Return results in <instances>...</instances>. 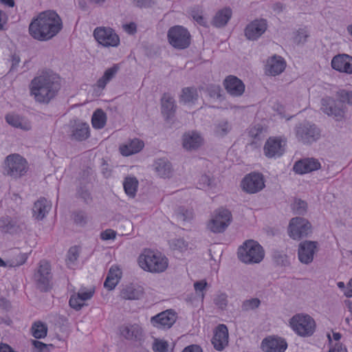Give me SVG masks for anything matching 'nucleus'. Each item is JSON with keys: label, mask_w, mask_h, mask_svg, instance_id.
I'll use <instances>...</instances> for the list:
<instances>
[{"label": "nucleus", "mask_w": 352, "mask_h": 352, "mask_svg": "<svg viewBox=\"0 0 352 352\" xmlns=\"http://www.w3.org/2000/svg\"><path fill=\"white\" fill-rule=\"evenodd\" d=\"M63 28V21L54 11L42 12L33 18L29 25L30 36L39 41H47L56 36Z\"/></svg>", "instance_id": "1"}, {"label": "nucleus", "mask_w": 352, "mask_h": 352, "mask_svg": "<svg viewBox=\"0 0 352 352\" xmlns=\"http://www.w3.org/2000/svg\"><path fill=\"white\" fill-rule=\"evenodd\" d=\"M60 87L58 75L51 70H44L32 80L30 91L36 101L47 103L55 97Z\"/></svg>", "instance_id": "2"}, {"label": "nucleus", "mask_w": 352, "mask_h": 352, "mask_svg": "<svg viewBox=\"0 0 352 352\" xmlns=\"http://www.w3.org/2000/svg\"><path fill=\"white\" fill-rule=\"evenodd\" d=\"M138 266L144 271L151 273H162L168 267V259L162 253L144 249L137 259Z\"/></svg>", "instance_id": "3"}, {"label": "nucleus", "mask_w": 352, "mask_h": 352, "mask_svg": "<svg viewBox=\"0 0 352 352\" xmlns=\"http://www.w3.org/2000/svg\"><path fill=\"white\" fill-rule=\"evenodd\" d=\"M288 326L297 336L302 338L312 336L316 330V320L311 316L306 313H298L294 315L289 320Z\"/></svg>", "instance_id": "4"}, {"label": "nucleus", "mask_w": 352, "mask_h": 352, "mask_svg": "<svg viewBox=\"0 0 352 352\" xmlns=\"http://www.w3.org/2000/svg\"><path fill=\"white\" fill-rule=\"evenodd\" d=\"M239 260L245 264H256L261 263L265 257V251L261 245L256 241L246 240L238 249Z\"/></svg>", "instance_id": "5"}, {"label": "nucleus", "mask_w": 352, "mask_h": 352, "mask_svg": "<svg viewBox=\"0 0 352 352\" xmlns=\"http://www.w3.org/2000/svg\"><path fill=\"white\" fill-rule=\"evenodd\" d=\"M232 222V214L225 208H219L213 211L206 223V228L213 233H222Z\"/></svg>", "instance_id": "6"}, {"label": "nucleus", "mask_w": 352, "mask_h": 352, "mask_svg": "<svg viewBox=\"0 0 352 352\" xmlns=\"http://www.w3.org/2000/svg\"><path fill=\"white\" fill-rule=\"evenodd\" d=\"M312 233L313 226L308 219L303 217H294L289 221L287 234L293 240L299 241Z\"/></svg>", "instance_id": "7"}, {"label": "nucleus", "mask_w": 352, "mask_h": 352, "mask_svg": "<svg viewBox=\"0 0 352 352\" xmlns=\"http://www.w3.org/2000/svg\"><path fill=\"white\" fill-rule=\"evenodd\" d=\"M168 43L174 48L184 50L189 47L191 36L188 30L182 25H175L167 32Z\"/></svg>", "instance_id": "8"}, {"label": "nucleus", "mask_w": 352, "mask_h": 352, "mask_svg": "<svg viewBox=\"0 0 352 352\" xmlns=\"http://www.w3.org/2000/svg\"><path fill=\"white\" fill-rule=\"evenodd\" d=\"M28 165L26 160L19 154L8 155L4 162L5 173L14 177H19L25 174Z\"/></svg>", "instance_id": "9"}, {"label": "nucleus", "mask_w": 352, "mask_h": 352, "mask_svg": "<svg viewBox=\"0 0 352 352\" xmlns=\"http://www.w3.org/2000/svg\"><path fill=\"white\" fill-rule=\"evenodd\" d=\"M320 251V243L317 241L305 240L300 242L298 247V258L305 265L311 263L315 256Z\"/></svg>", "instance_id": "10"}, {"label": "nucleus", "mask_w": 352, "mask_h": 352, "mask_svg": "<svg viewBox=\"0 0 352 352\" xmlns=\"http://www.w3.org/2000/svg\"><path fill=\"white\" fill-rule=\"evenodd\" d=\"M96 41L104 47H117L120 43L118 34L111 28L98 27L94 31Z\"/></svg>", "instance_id": "11"}, {"label": "nucleus", "mask_w": 352, "mask_h": 352, "mask_svg": "<svg viewBox=\"0 0 352 352\" xmlns=\"http://www.w3.org/2000/svg\"><path fill=\"white\" fill-rule=\"evenodd\" d=\"M265 186L263 175L256 172L246 175L240 183L242 190L248 194L258 192L265 188Z\"/></svg>", "instance_id": "12"}, {"label": "nucleus", "mask_w": 352, "mask_h": 352, "mask_svg": "<svg viewBox=\"0 0 352 352\" xmlns=\"http://www.w3.org/2000/svg\"><path fill=\"white\" fill-rule=\"evenodd\" d=\"M287 141L281 137L269 138L263 146V153L267 158H277L282 156L286 149Z\"/></svg>", "instance_id": "13"}, {"label": "nucleus", "mask_w": 352, "mask_h": 352, "mask_svg": "<svg viewBox=\"0 0 352 352\" xmlns=\"http://www.w3.org/2000/svg\"><path fill=\"white\" fill-rule=\"evenodd\" d=\"M182 148L187 151H195L205 144L202 133L197 130H190L183 133L181 138Z\"/></svg>", "instance_id": "14"}, {"label": "nucleus", "mask_w": 352, "mask_h": 352, "mask_svg": "<svg viewBox=\"0 0 352 352\" xmlns=\"http://www.w3.org/2000/svg\"><path fill=\"white\" fill-rule=\"evenodd\" d=\"M267 28V23L265 19H254L245 26L244 35L249 41H256L265 32Z\"/></svg>", "instance_id": "15"}, {"label": "nucleus", "mask_w": 352, "mask_h": 352, "mask_svg": "<svg viewBox=\"0 0 352 352\" xmlns=\"http://www.w3.org/2000/svg\"><path fill=\"white\" fill-rule=\"evenodd\" d=\"M94 294V289L92 287H81L77 292H73L69 300V306L75 309L80 310L87 305L86 302L90 300Z\"/></svg>", "instance_id": "16"}, {"label": "nucleus", "mask_w": 352, "mask_h": 352, "mask_svg": "<svg viewBox=\"0 0 352 352\" xmlns=\"http://www.w3.org/2000/svg\"><path fill=\"white\" fill-rule=\"evenodd\" d=\"M177 313L173 309L164 311L151 318V324L158 329H169L176 322Z\"/></svg>", "instance_id": "17"}, {"label": "nucleus", "mask_w": 352, "mask_h": 352, "mask_svg": "<svg viewBox=\"0 0 352 352\" xmlns=\"http://www.w3.org/2000/svg\"><path fill=\"white\" fill-rule=\"evenodd\" d=\"M321 111L328 116L336 120H342L344 116V110L331 97L327 96L321 100Z\"/></svg>", "instance_id": "18"}, {"label": "nucleus", "mask_w": 352, "mask_h": 352, "mask_svg": "<svg viewBox=\"0 0 352 352\" xmlns=\"http://www.w3.org/2000/svg\"><path fill=\"white\" fill-rule=\"evenodd\" d=\"M287 348L286 340L276 336H270L265 338L261 344V349L264 352H285Z\"/></svg>", "instance_id": "19"}, {"label": "nucleus", "mask_w": 352, "mask_h": 352, "mask_svg": "<svg viewBox=\"0 0 352 352\" xmlns=\"http://www.w3.org/2000/svg\"><path fill=\"white\" fill-rule=\"evenodd\" d=\"M331 66L335 71L352 74V56L346 54H339L333 57Z\"/></svg>", "instance_id": "20"}, {"label": "nucleus", "mask_w": 352, "mask_h": 352, "mask_svg": "<svg viewBox=\"0 0 352 352\" xmlns=\"http://www.w3.org/2000/svg\"><path fill=\"white\" fill-rule=\"evenodd\" d=\"M286 67V62L280 56L269 57L265 64V73L267 76H275L280 74Z\"/></svg>", "instance_id": "21"}, {"label": "nucleus", "mask_w": 352, "mask_h": 352, "mask_svg": "<svg viewBox=\"0 0 352 352\" xmlns=\"http://www.w3.org/2000/svg\"><path fill=\"white\" fill-rule=\"evenodd\" d=\"M144 147V142L139 138L127 140L121 144L118 147L120 155L124 157H129L140 152Z\"/></svg>", "instance_id": "22"}, {"label": "nucleus", "mask_w": 352, "mask_h": 352, "mask_svg": "<svg viewBox=\"0 0 352 352\" xmlns=\"http://www.w3.org/2000/svg\"><path fill=\"white\" fill-rule=\"evenodd\" d=\"M223 86L226 91L231 96L239 97L243 95L245 86L243 81L236 76L230 75L223 80Z\"/></svg>", "instance_id": "23"}, {"label": "nucleus", "mask_w": 352, "mask_h": 352, "mask_svg": "<svg viewBox=\"0 0 352 352\" xmlns=\"http://www.w3.org/2000/svg\"><path fill=\"white\" fill-rule=\"evenodd\" d=\"M212 343L217 351H222L228 344V330L225 324H219L214 331Z\"/></svg>", "instance_id": "24"}, {"label": "nucleus", "mask_w": 352, "mask_h": 352, "mask_svg": "<svg viewBox=\"0 0 352 352\" xmlns=\"http://www.w3.org/2000/svg\"><path fill=\"white\" fill-rule=\"evenodd\" d=\"M296 136L304 142H311L318 138L319 132L314 125L303 124L298 126Z\"/></svg>", "instance_id": "25"}, {"label": "nucleus", "mask_w": 352, "mask_h": 352, "mask_svg": "<svg viewBox=\"0 0 352 352\" xmlns=\"http://www.w3.org/2000/svg\"><path fill=\"white\" fill-rule=\"evenodd\" d=\"M69 132L75 140H83L89 136V126L81 120H74L71 122Z\"/></svg>", "instance_id": "26"}, {"label": "nucleus", "mask_w": 352, "mask_h": 352, "mask_svg": "<svg viewBox=\"0 0 352 352\" xmlns=\"http://www.w3.org/2000/svg\"><path fill=\"white\" fill-rule=\"evenodd\" d=\"M232 9L230 7H223L217 10L212 19L211 23L216 28H223L232 19Z\"/></svg>", "instance_id": "27"}, {"label": "nucleus", "mask_w": 352, "mask_h": 352, "mask_svg": "<svg viewBox=\"0 0 352 352\" xmlns=\"http://www.w3.org/2000/svg\"><path fill=\"white\" fill-rule=\"evenodd\" d=\"M320 162L314 158H307L300 160L294 166V170L298 174H306L320 169Z\"/></svg>", "instance_id": "28"}, {"label": "nucleus", "mask_w": 352, "mask_h": 352, "mask_svg": "<svg viewBox=\"0 0 352 352\" xmlns=\"http://www.w3.org/2000/svg\"><path fill=\"white\" fill-rule=\"evenodd\" d=\"M120 335L130 340H139L142 337V329L138 324H124L120 329Z\"/></svg>", "instance_id": "29"}, {"label": "nucleus", "mask_w": 352, "mask_h": 352, "mask_svg": "<svg viewBox=\"0 0 352 352\" xmlns=\"http://www.w3.org/2000/svg\"><path fill=\"white\" fill-rule=\"evenodd\" d=\"M156 174L162 178H167L171 176L173 168L170 162L166 158L156 160L153 165Z\"/></svg>", "instance_id": "30"}, {"label": "nucleus", "mask_w": 352, "mask_h": 352, "mask_svg": "<svg viewBox=\"0 0 352 352\" xmlns=\"http://www.w3.org/2000/svg\"><path fill=\"white\" fill-rule=\"evenodd\" d=\"M122 276V270L117 265L110 267L104 281V286L109 290L113 289L120 282Z\"/></svg>", "instance_id": "31"}, {"label": "nucleus", "mask_w": 352, "mask_h": 352, "mask_svg": "<svg viewBox=\"0 0 352 352\" xmlns=\"http://www.w3.org/2000/svg\"><path fill=\"white\" fill-rule=\"evenodd\" d=\"M51 207V204L47 199H38L32 208L33 217L37 220H42L49 212Z\"/></svg>", "instance_id": "32"}, {"label": "nucleus", "mask_w": 352, "mask_h": 352, "mask_svg": "<svg viewBox=\"0 0 352 352\" xmlns=\"http://www.w3.org/2000/svg\"><path fill=\"white\" fill-rule=\"evenodd\" d=\"M175 111V101L169 94H164L162 98V113L166 120H170Z\"/></svg>", "instance_id": "33"}, {"label": "nucleus", "mask_w": 352, "mask_h": 352, "mask_svg": "<svg viewBox=\"0 0 352 352\" xmlns=\"http://www.w3.org/2000/svg\"><path fill=\"white\" fill-rule=\"evenodd\" d=\"M107 122V115L101 109H97L92 114L91 122L92 127L94 129H103Z\"/></svg>", "instance_id": "34"}, {"label": "nucleus", "mask_w": 352, "mask_h": 352, "mask_svg": "<svg viewBox=\"0 0 352 352\" xmlns=\"http://www.w3.org/2000/svg\"><path fill=\"white\" fill-rule=\"evenodd\" d=\"M6 119V122L14 127L23 130H29L31 129V123L28 120L20 118L16 114L8 113Z\"/></svg>", "instance_id": "35"}, {"label": "nucleus", "mask_w": 352, "mask_h": 352, "mask_svg": "<svg viewBox=\"0 0 352 352\" xmlns=\"http://www.w3.org/2000/svg\"><path fill=\"white\" fill-rule=\"evenodd\" d=\"M144 294V289L140 285H129L122 292V296L126 299H139Z\"/></svg>", "instance_id": "36"}, {"label": "nucleus", "mask_w": 352, "mask_h": 352, "mask_svg": "<svg viewBox=\"0 0 352 352\" xmlns=\"http://www.w3.org/2000/svg\"><path fill=\"white\" fill-rule=\"evenodd\" d=\"M197 90L195 88L186 87L182 89L180 95V102L190 106L197 99Z\"/></svg>", "instance_id": "37"}, {"label": "nucleus", "mask_w": 352, "mask_h": 352, "mask_svg": "<svg viewBox=\"0 0 352 352\" xmlns=\"http://www.w3.org/2000/svg\"><path fill=\"white\" fill-rule=\"evenodd\" d=\"M50 277V265L47 263H41L36 274V279L44 285L43 289H45V286L48 285Z\"/></svg>", "instance_id": "38"}, {"label": "nucleus", "mask_w": 352, "mask_h": 352, "mask_svg": "<svg viewBox=\"0 0 352 352\" xmlns=\"http://www.w3.org/2000/svg\"><path fill=\"white\" fill-rule=\"evenodd\" d=\"M123 186L126 194L133 197L138 190V181L135 177L129 176L124 179Z\"/></svg>", "instance_id": "39"}, {"label": "nucleus", "mask_w": 352, "mask_h": 352, "mask_svg": "<svg viewBox=\"0 0 352 352\" xmlns=\"http://www.w3.org/2000/svg\"><path fill=\"white\" fill-rule=\"evenodd\" d=\"M32 336L38 339L43 338L47 336V327L45 324L37 321L32 327Z\"/></svg>", "instance_id": "40"}, {"label": "nucleus", "mask_w": 352, "mask_h": 352, "mask_svg": "<svg viewBox=\"0 0 352 352\" xmlns=\"http://www.w3.org/2000/svg\"><path fill=\"white\" fill-rule=\"evenodd\" d=\"M231 129L230 124L227 121H222L215 125L214 134L215 136L222 138L227 135Z\"/></svg>", "instance_id": "41"}, {"label": "nucleus", "mask_w": 352, "mask_h": 352, "mask_svg": "<svg viewBox=\"0 0 352 352\" xmlns=\"http://www.w3.org/2000/svg\"><path fill=\"white\" fill-rule=\"evenodd\" d=\"M26 261V258L24 255L19 256L17 261L9 260L7 261H3L0 257V267H14L23 265Z\"/></svg>", "instance_id": "42"}, {"label": "nucleus", "mask_w": 352, "mask_h": 352, "mask_svg": "<svg viewBox=\"0 0 352 352\" xmlns=\"http://www.w3.org/2000/svg\"><path fill=\"white\" fill-rule=\"evenodd\" d=\"M168 342L164 339H154L153 343V349L155 352H168Z\"/></svg>", "instance_id": "43"}, {"label": "nucleus", "mask_w": 352, "mask_h": 352, "mask_svg": "<svg viewBox=\"0 0 352 352\" xmlns=\"http://www.w3.org/2000/svg\"><path fill=\"white\" fill-rule=\"evenodd\" d=\"M308 36V30L306 28H300L295 32L293 40L296 44H303L307 41Z\"/></svg>", "instance_id": "44"}, {"label": "nucleus", "mask_w": 352, "mask_h": 352, "mask_svg": "<svg viewBox=\"0 0 352 352\" xmlns=\"http://www.w3.org/2000/svg\"><path fill=\"white\" fill-rule=\"evenodd\" d=\"M336 285L346 297H352V278L349 280L346 285L342 281L338 282Z\"/></svg>", "instance_id": "45"}, {"label": "nucleus", "mask_w": 352, "mask_h": 352, "mask_svg": "<svg viewBox=\"0 0 352 352\" xmlns=\"http://www.w3.org/2000/svg\"><path fill=\"white\" fill-rule=\"evenodd\" d=\"M78 254L79 250L77 247H72L69 250L66 259L67 264L69 267H72L74 263L77 261Z\"/></svg>", "instance_id": "46"}, {"label": "nucleus", "mask_w": 352, "mask_h": 352, "mask_svg": "<svg viewBox=\"0 0 352 352\" xmlns=\"http://www.w3.org/2000/svg\"><path fill=\"white\" fill-rule=\"evenodd\" d=\"M208 283L206 280H201L194 283V288L196 294L201 298V300L204 298V292L206 289Z\"/></svg>", "instance_id": "47"}, {"label": "nucleus", "mask_w": 352, "mask_h": 352, "mask_svg": "<svg viewBox=\"0 0 352 352\" xmlns=\"http://www.w3.org/2000/svg\"><path fill=\"white\" fill-rule=\"evenodd\" d=\"M264 126L261 123L252 125L248 129V135L254 138H258L264 131Z\"/></svg>", "instance_id": "48"}, {"label": "nucleus", "mask_w": 352, "mask_h": 352, "mask_svg": "<svg viewBox=\"0 0 352 352\" xmlns=\"http://www.w3.org/2000/svg\"><path fill=\"white\" fill-rule=\"evenodd\" d=\"M108 82L103 76L100 78L93 87L94 95L96 96H100Z\"/></svg>", "instance_id": "49"}, {"label": "nucleus", "mask_w": 352, "mask_h": 352, "mask_svg": "<svg viewBox=\"0 0 352 352\" xmlns=\"http://www.w3.org/2000/svg\"><path fill=\"white\" fill-rule=\"evenodd\" d=\"M260 300L258 298H250L243 302L242 308L245 311L253 310L258 308L260 305Z\"/></svg>", "instance_id": "50"}, {"label": "nucleus", "mask_w": 352, "mask_h": 352, "mask_svg": "<svg viewBox=\"0 0 352 352\" xmlns=\"http://www.w3.org/2000/svg\"><path fill=\"white\" fill-rule=\"evenodd\" d=\"M228 296L224 293H219L217 294L214 298L215 305L221 309H224L228 305Z\"/></svg>", "instance_id": "51"}, {"label": "nucleus", "mask_w": 352, "mask_h": 352, "mask_svg": "<svg viewBox=\"0 0 352 352\" xmlns=\"http://www.w3.org/2000/svg\"><path fill=\"white\" fill-rule=\"evenodd\" d=\"M170 247L173 250H177L179 252H183L187 250L188 244L184 239H178L173 240L170 242Z\"/></svg>", "instance_id": "52"}, {"label": "nucleus", "mask_w": 352, "mask_h": 352, "mask_svg": "<svg viewBox=\"0 0 352 352\" xmlns=\"http://www.w3.org/2000/svg\"><path fill=\"white\" fill-rule=\"evenodd\" d=\"M337 96L342 102L352 104V91L341 89L338 91Z\"/></svg>", "instance_id": "53"}, {"label": "nucleus", "mask_w": 352, "mask_h": 352, "mask_svg": "<svg viewBox=\"0 0 352 352\" xmlns=\"http://www.w3.org/2000/svg\"><path fill=\"white\" fill-rule=\"evenodd\" d=\"M292 208L296 213L304 214L307 211V204L305 201L297 199L294 202Z\"/></svg>", "instance_id": "54"}, {"label": "nucleus", "mask_w": 352, "mask_h": 352, "mask_svg": "<svg viewBox=\"0 0 352 352\" xmlns=\"http://www.w3.org/2000/svg\"><path fill=\"white\" fill-rule=\"evenodd\" d=\"M32 344L36 350V352H48L53 348L52 344H46L42 342L34 340Z\"/></svg>", "instance_id": "55"}, {"label": "nucleus", "mask_w": 352, "mask_h": 352, "mask_svg": "<svg viewBox=\"0 0 352 352\" xmlns=\"http://www.w3.org/2000/svg\"><path fill=\"white\" fill-rule=\"evenodd\" d=\"M118 65H113L105 70L104 72V74L102 76L108 81L109 82L117 74L118 71Z\"/></svg>", "instance_id": "56"}, {"label": "nucleus", "mask_w": 352, "mask_h": 352, "mask_svg": "<svg viewBox=\"0 0 352 352\" xmlns=\"http://www.w3.org/2000/svg\"><path fill=\"white\" fill-rule=\"evenodd\" d=\"M212 181L208 175H202L199 179V188L207 190L212 189Z\"/></svg>", "instance_id": "57"}, {"label": "nucleus", "mask_w": 352, "mask_h": 352, "mask_svg": "<svg viewBox=\"0 0 352 352\" xmlns=\"http://www.w3.org/2000/svg\"><path fill=\"white\" fill-rule=\"evenodd\" d=\"M208 94L213 99H218L221 96V88L218 85H211L207 90Z\"/></svg>", "instance_id": "58"}, {"label": "nucleus", "mask_w": 352, "mask_h": 352, "mask_svg": "<svg viewBox=\"0 0 352 352\" xmlns=\"http://www.w3.org/2000/svg\"><path fill=\"white\" fill-rule=\"evenodd\" d=\"M328 352H348L346 347L340 342L331 344Z\"/></svg>", "instance_id": "59"}, {"label": "nucleus", "mask_w": 352, "mask_h": 352, "mask_svg": "<svg viewBox=\"0 0 352 352\" xmlns=\"http://www.w3.org/2000/svg\"><path fill=\"white\" fill-rule=\"evenodd\" d=\"M122 28L124 32H126L129 34H133L136 32L137 27L135 23H126L122 25Z\"/></svg>", "instance_id": "60"}, {"label": "nucleus", "mask_w": 352, "mask_h": 352, "mask_svg": "<svg viewBox=\"0 0 352 352\" xmlns=\"http://www.w3.org/2000/svg\"><path fill=\"white\" fill-rule=\"evenodd\" d=\"M116 233L114 230L109 229L101 233V239L102 240L113 239L116 237Z\"/></svg>", "instance_id": "61"}, {"label": "nucleus", "mask_w": 352, "mask_h": 352, "mask_svg": "<svg viewBox=\"0 0 352 352\" xmlns=\"http://www.w3.org/2000/svg\"><path fill=\"white\" fill-rule=\"evenodd\" d=\"M344 304L347 308L348 311L350 312L351 316V318L346 317V322L349 326L352 327V302L350 300H345L344 301Z\"/></svg>", "instance_id": "62"}, {"label": "nucleus", "mask_w": 352, "mask_h": 352, "mask_svg": "<svg viewBox=\"0 0 352 352\" xmlns=\"http://www.w3.org/2000/svg\"><path fill=\"white\" fill-rule=\"evenodd\" d=\"M182 352H203V351L199 345L191 344L185 347Z\"/></svg>", "instance_id": "63"}, {"label": "nucleus", "mask_w": 352, "mask_h": 352, "mask_svg": "<svg viewBox=\"0 0 352 352\" xmlns=\"http://www.w3.org/2000/svg\"><path fill=\"white\" fill-rule=\"evenodd\" d=\"M8 15L2 10H0V31L2 30L7 23Z\"/></svg>", "instance_id": "64"}]
</instances>
